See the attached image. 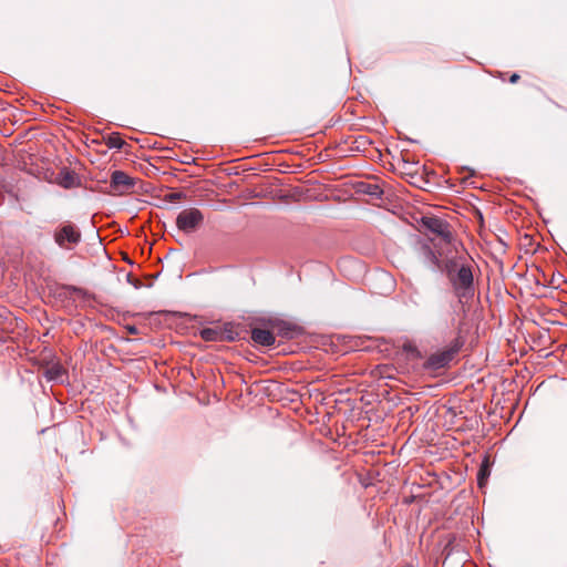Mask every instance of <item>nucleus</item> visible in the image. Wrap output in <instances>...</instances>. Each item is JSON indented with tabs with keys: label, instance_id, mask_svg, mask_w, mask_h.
Listing matches in <instances>:
<instances>
[{
	"label": "nucleus",
	"instance_id": "14",
	"mask_svg": "<svg viewBox=\"0 0 567 567\" xmlns=\"http://www.w3.org/2000/svg\"><path fill=\"white\" fill-rule=\"evenodd\" d=\"M125 141L121 137L120 133H112L106 138V145L110 148H122L125 145Z\"/></svg>",
	"mask_w": 567,
	"mask_h": 567
},
{
	"label": "nucleus",
	"instance_id": "9",
	"mask_svg": "<svg viewBox=\"0 0 567 567\" xmlns=\"http://www.w3.org/2000/svg\"><path fill=\"white\" fill-rule=\"evenodd\" d=\"M270 328L272 329L274 333L277 332L278 336L287 339H291L295 337L297 327L284 321V320H270L269 321Z\"/></svg>",
	"mask_w": 567,
	"mask_h": 567
},
{
	"label": "nucleus",
	"instance_id": "15",
	"mask_svg": "<svg viewBox=\"0 0 567 567\" xmlns=\"http://www.w3.org/2000/svg\"><path fill=\"white\" fill-rule=\"evenodd\" d=\"M461 265L454 259H450L444 264V270L449 277V271L456 272Z\"/></svg>",
	"mask_w": 567,
	"mask_h": 567
},
{
	"label": "nucleus",
	"instance_id": "22",
	"mask_svg": "<svg viewBox=\"0 0 567 567\" xmlns=\"http://www.w3.org/2000/svg\"><path fill=\"white\" fill-rule=\"evenodd\" d=\"M72 290H73V291H76V292H81V289H80V288H76V287H72Z\"/></svg>",
	"mask_w": 567,
	"mask_h": 567
},
{
	"label": "nucleus",
	"instance_id": "11",
	"mask_svg": "<svg viewBox=\"0 0 567 567\" xmlns=\"http://www.w3.org/2000/svg\"><path fill=\"white\" fill-rule=\"evenodd\" d=\"M56 183L64 188H72L78 185V176L74 172L62 169L56 176Z\"/></svg>",
	"mask_w": 567,
	"mask_h": 567
},
{
	"label": "nucleus",
	"instance_id": "1",
	"mask_svg": "<svg viewBox=\"0 0 567 567\" xmlns=\"http://www.w3.org/2000/svg\"><path fill=\"white\" fill-rule=\"evenodd\" d=\"M449 281L460 302L474 295V278L468 265L462 264L456 272L449 271Z\"/></svg>",
	"mask_w": 567,
	"mask_h": 567
},
{
	"label": "nucleus",
	"instance_id": "20",
	"mask_svg": "<svg viewBox=\"0 0 567 567\" xmlns=\"http://www.w3.org/2000/svg\"><path fill=\"white\" fill-rule=\"evenodd\" d=\"M409 350L412 351L413 353H415L416 357H421L419 350L415 347L410 346Z\"/></svg>",
	"mask_w": 567,
	"mask_h": 567
},
{
	"label": "nucleus",
	"instance_id": "17",
	"mask_svg": "<svg viewBox=\"0 0 567 567\" xmlns=\"http://www.w3.org/2000/svg\"><path fill=\"white\" fill-rule=\"evenodd\" d=\"M186 195L182 192H173L166 195V199L172 203L184 199Z\"/></svg>",
	"mask_w": 567,
	"mask_h": 567
},
{
	"label": "nucleus",
	"instance_id": "18",
	"mask_svg": "<svg viewBox=\"0 0 567 567\" xmlns=\"http://www.w3.org/2000/svg\"><path fill=\"white\" fill-rule=\"evenodd\" d=\"M427 252L429 255L432 257V260L433 262L439 267V268H442L441 264H440V260L437 259V257L433 254L432 250L427 249Z\"/></svg>",
	"mask_w": 567,
	"mask_h": 567
},
{
	"label": "nucleus",
	"instance_id": "16",
	"mask_svg": "<svg viewBox=\"0 0 567 567\" xmlns=\"http://www.w3.org/2000/svg\"><path fill=\"white\" fill-rule=\"evenodd\" d=\"M364 192L369 195L377 196V197H380L383 194L380 186L375 185V184H369L367 186V188L364 189Z\"/></svg>",
	"mask_w": 567,
	"mask_h": 567
},
{
	"label": "nucleus",
	"instance_id": "12",
	"mask_svg": "<svg viewBox=\"0 0 567 567\" xmlns=\"http://www.w3.org/2000/svg\"><path fill=\"white\" fill-rule=\"evenodd\" d=\"M66 371L60 364H53L45 370V377L49 381H63Z\"/></svg>",
	"mask_w": 567,
	"mask_h": 567
},
{
	"label": "nucleus",
	"instance_id": "19",
	"mask_svg": "<svg viewBox=\"0 0 567 567\" xmlns=\"http://www.w3.org/2000/svg\"><path fill=\"white\" fill-rule=\"evenodd\" d=\"M519 79H520V76L517 73H514L511 75L509 82L514 84V83H517Z\"/></svg>",
	"mask_w": 567,
	"mask_h": 567
},
{
	"label": "nucleus",
	"instance_id": "8",
	"mask_svg": "<svg viewBox=\"0 0 567 567\" xmlns=\"http://www.w3.org/2000/svg\"><path fill=\"white\" fill-rule=\"evenodd\" d=\"M422 223L430 231L440 236L445 243L450 244L452 241L453 235L450 226L443 219L439 217H423Z\"/></svg>",
	"mask_w": 567,
	"mask_h": 567
},
{
	"label": "nucleus",
	"instance_id": "13",
	"mask_svg": "<svg viewBox=\"0 0 567 567\" xmlns=\"http://www.w3.org/2000/svg\"><path fill=\"white\" fill-rule=\"evenodd\" d=\"M489 475H491L489 463H488V458L486 457L482 462L478 473H477V484L481 488H483L486 485V482H487V478Z\"/></svg>",
	"mask_w": 567,
	"mask_h": 567
},
{
	"label": "nucleus",
	"instance_id": "21",
	"mask_svg": "<svg viewBox=\"0 0 567 567\" xmlns=\"http://www.w3.org/2000/svg\"><path fill=\"white\" fill-rule=\"evenodd\" d=\"M127 330H128V332H130V333H132V334L137 333V328H136V327H134V326H132V327H127Z\"/></svg>",
	"mask_w": 567,
	"mask_h": 567
},
{
	"label": "nucleus",
	"instance_id": "3",
	"mask_svg": "<svg viewBox=\"0 0 567 567\" xmlns=\"http://www.w3.org/2000/svg\"><path fill=\"white\" fill-rule=\"evenodd\" d=\"M463 346V341L457 338L450 347L444 350L437 351L429 357L424 363V368L429 370H439L449 365L454 359L455 354L460 351Z\"/></svg>",
	"mask_w": 567,
	"mask_h": 567
},
{
	"label": "nucleus",
	"instance_id": "4",
	"mask_svg": "<svg viewBox=\"0 0 567 567\" xmlns=\"http://www.w3.org/2000/svg\"><path fill=\"white\" fill-rule=\"evenodd\" d=\"M53 238L60 248L70 250L82 240V234L75 225L65 223L54 230Z\"/></svg>",
	"mask_w": 567,
	"mask_h": 567
},
{
	"label": "nucleus",
	"instance_id": "2",
	"mask_svg": "<svg viewBox=\"0 0 567 567\" xmlns=\"http://www.w3.org/2000/svg\"><path fill=\"white\" fill-rule=\"evenodd\" d=\"M204 219V214L198 208H185L176 217V227L185 234H192L203 226Z\"/></svg>",
	"mask_w": 567,
	"mask_h": 567
},
{
	"label": "nucleus",
	"instance_id": "7",
	"mask_svg": "<svg viewBox=\"0 0 567 567\" xmlns=\"http://www.w3.org/2000/svg\"><path fill=\"white\" fill-rule=\"evenodd\" d=\"M403 293L408 302L414 307H422L426 303V295L422 288L411 279H402Z\"/></svg>",
	"mask_w": 567,
	"mask_h": 567
},
{
	"label": "nucleus",
	"instance_id": "10",
	"mask_svg": "<svg viewBox=\"0 0 567 567\" xmlns=\"http://www.w3.org/2000/svg\"><path fill=\"white\" fill-rule=\"evenodd\" d=\"M251 339L255 343L262 346V347H270L276 341L275 333H274L272 329L268 330V329H261V328H254L251 330Z\"/></svg>",
	"mask_w": 567,
	"mask_h": 567
},
{
	"label": "nucleus",
	"instance_id": "6",
	"mask_svg": "<svg viewBox=\"0 0 567 567\" xmlns=\"http://www.w3.org/2000/svg\"><path fill=\"white\" fill-rule=\"evenodd\" d=\"M199 336L205 341H234L237 332L234 331L231 323H227L224 327L204 328Z\"/></svg>",
	"mask_w": 567,
	"mask_h": 567
},
{
	"label": "nucleus",
	"instance_id": "5",
	"mask_svg": "<svg viewBox=\"0 0 567 567\" xmlns=\"http://www.w3.org/2000/svg\"><path fill=\"white\" fill-rule=\"evenodd\" d=\"M137 179L123 171H114L110 178V192L114 195L130 194L134 190Z\"/></svg>",
	"mask_w": 567,
	"mask_h": 567
}]
</instances>
